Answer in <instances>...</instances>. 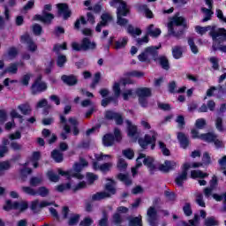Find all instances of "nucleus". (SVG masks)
I'll use <instances>...</instances> for the list:
<instances>
[{"label":"nucleus","mask_w":226,"mask_h":226,"mask_svg":"<svg viewBox=\"0 0 226 226\" xmlns=\"http://www.w3.org/2000/svg\"><path fill=\"white\" fill-rule=\"evenodd\" d=\"M196 33L201 36L206 34L209 31L208 34L212 37L213 41H218V43H223L226 41V29L216 28V26H200L195 27Z\"/></svg>","instance_id":"f257e3e1"},{"label":"nucleus","mask_w":226,"mask_h":226,"mask_svg":"<svg viewBox=\"0 0 226 226\" xmlns=\"http://www.w3.org/2000/svg\"><path fill=\"white\" fill-rule=\"evenodd\" d=\"M183 27H186V19L183 17L174 16L170 22L168 23L169 34H173V36L179 37L183 34Z\"/></svg>","instance_id":"f03ea898"},{"label":"nucleus","mask_w":226,"mask_h":226,"mask_svg":"<svg viewBox=\"0 0 226 226\" xmlns=\"http://www.w3.org/2000/svg\"><path fill=\"white\" fill-rule=\"evenodd\" d=\"M106 181H110L105 185V191L96 192L92 195V202H96L98 200H103V199H109L112 195H116V181L112 178H106Z\"/></svg>","instance_id":"7ed1b4c3"},{"label":"nucleus","mask_w":226,"mask_h":226,"mask_svg":"<svg viewBox=\"0 0 226 226\" xmlns=\"http://www.w3.org/2000/svg\"><path fill=\"white\" fill-rule=\"evenodd\" d=\"M162 49V45L150 46L144 49V51L138 56L139 61L141 63H151V59L158 61V50Z\"/></svg>","instance_id":"20e7f679"},{"label":"nucleus","mask_w":226,"mask_h":226,"mask_svg":"<svg viewBox=\"0 0 226 226\" xmlns=\"http://www.w3.org/2000/svg\"><path fill=\"white\" fill-rule=\"evenodd\" d=\"M82 169H84V166L81 165L79 162H75L73 165V170H69V171H63V170H58V174L60 176H66L67 179H72V177H76V179H84V176L80 174L82 171Z\"/></svg>","instance_id":"39448f33"},{"label":"nucleus","mask_w":226,"mask_h":226,"mask_svg":"<svg viewBox=\"0 0 226 226\" xmlns=\"http://www.w3.org/2000/svg\"><path fill=\"white\" fill-rule=\"evenodd\" d=\"M151 133H153L152 136L146 134L144 138L138 139V142L142 149H147V146H149V144H151V149H154V147H156V136L158 133H156L154 131H152Z\"/></svg>","instance_id":"423d86ee"},{"label":"nucleus","mask_w":226,"mask_h":226,"mask_svg":"<svg viewBox=\"0 0 226 226\" xmlns=\"http://www.w3.org/2000/svg\"><path fill=\"white\" fill-rule=\"evenodd\" d=\"M47 11H52V5L46 4L44 5V10L42 11V15L36 14L34 17V20H40L44 24H51L52 20H54V14Z\"/></svg>","instance_id":"0eeeda50"},{"label":"nucleus","mask_w":226,"mask_h":226,"mask_svg":"<svg viewBox=\"0 0 226 226\" xmlns=\"http://www.w3.org/2000/svg\"><path fill=\"white\" fill-rule=\"evenodd\" d=\"M110 6L117 8V15L126 17L130 13V9L126 5L125 2L123 0H112L110 2Z\"/></svg>","instance_id":"6e6552de"},{"label":"nucleus","mask_w":226,"mask_h":226,"mask_svg":"<svg viewBox=\"0 0 226 226\" xmlns=\"http://www.w3.org/2000/svg\"><path fill=\"white\" fill-rule=\"evenodd\" d=\"M32 94H38L47 91V83L41 81V75L38 76L31 86Z\"/></svg>","instance_id":"1a4fd4ad"},{"label":"nucleus","mask_w":226,"mask_h":226,"mask_svg":"<svg viewBox=\"0 0 226 226\" xmlns=\"http://www.w3.org/2000/svg\"><path fill=\"white\" fill-rule=\"evenodd\" d=\"M192 169V164L185 163L183 165L182 171L178 174V176L175 179V183L177 186H183V184L186 179H188V170Z\"/></svg>","instance_id":"9d476101"},{"label":"nucleus","mask_w":226,"mask_h":226,"mask_svg":"<svg viewBox=\"0 0 226 226\" xmlns=\"http://www.w3.org/2000/svg\"><path fill=\"white\" fill-rule=\"evenodd\" d=\"M49 206H52V202L49 201H40V200H34L30 204V209L33 213H40L43 207H47Z\"/></svg>","instance_id":"9b49d317"},{"label":"nucleus","mask_w":226,"mask_h":226,"mask_svg":"<svg viewBox=\"0 0 226 226\" xmlns=\"http://www.w3.org/2000/svg\"><path fill=\"white\" fill-rule=\"evenodd\" d=\"M102 20L95 27L96 33H102V27L109 26V22H112L114 18L109 12L102 13L101 16Z\"/></svg>","instance_id":"f8f14e48"},{"label":"nucleus","mask_w":226,"mask_h":226,"mask_svg":"<svg viewBox=\"0 0 226 226\" xmlns=\"http://www.w3.org/2000/svg\"><path fill=\"white\" fill-rule=\"evenodd\" d=\"M147 216L150 226H158V212L154 207H150L147 209Z\"/></svg>","instance_id":"ddd939ff"},{"label":"nucleus","mask_w":226,"mask_h":226,"mask_svg":"<svg viewBox=\"0 0 226 226\" xmlns=\"http://www.w3.org/2000/svg\"><path fill=\"white\" fill-rule=\"evenodd\" d=\"M142 158H145L143 161L144 165L147 166V169H149L151 174H154V170H156V166H154V159L153 157H146L145 154H139V157L137 158V162Z\"/></svg>","instance_id":"4468645a"},{"label":"nucleus","mask_w":226,"mask_h":226,"mask_svg":"<svg viewBox=\"0 0 226 226\" xmlns=\"http://www.w3.org/2000/svg\"><path fill=\"white\" fill-rule=\"evenodd\" d=\"M56 8H58V17H64V20H67V19L72 17V11H70V7L66 4H58Z\"/></svg>","instance_id":"2eb2a0df"},{"label":"nucleus","mask_w":226,"mask_h":226,"mask_svg":"<svg viewBox=\"0 0 226 226\" xmlns=\"http://www.w3.org/2000/svg\"><path fill=\"white\" fill-rule=\"evenodd\" d=\"M206 4H207L208 9L206 7L201 8V11L204 13L205 18L202 19V22H207V20H211V17H213V0H205Z\"/></svg>","instance_id":"dca6fc26"},{"label":"nucleus","mask_w":226,"mask_h":226,"mask_svg":"<svg viewBox=\"0 0 226 226\" xmlns=\"http://www.w3.org/2000/svg\"><path fill=\"white\" fill-rule=\"evenodd\" d=\"M20 40L21 43H26L28 50H30V52H36L38 46H36L34 41H33V39H31V36H29L28 34L21 35Z\"/></svg>","instance_id":"f3484780"},{"label":"nucleus","mask_w":226,"mask_h":226,"mask_svg":"<svg viewBox=\"0 0 226 226\" xmlns=\"http://www.w3.org/2000/svg\"><path fill=\"white\" fill-rule=\"evenodd\" d=\"M112 162H105L102 164H98V162H93L94 170H101V172H109L112 169Z\"/></svg>","instance_id":"a211bd4d"},{"label":"nucleus","mask_w":226,"mask_h":226,"mask_svg":"<svg viewBox=\"0 0 226 226\" xmlns=\"http://www.w3.org/2000/svg\"><path fill=\"white\" fill-rule=\"evenodd\" d=\"M61 80H63L64 84H66L67 86H77V84H79V79H77V76L73 74L63 75L61 77Z\"/></svg>","instance_id":"6ab92c4d"},{"label":"nucleus","mask_w":226,"mask_h":226,"mask_svg":"<svg viewBox=\"0 0 226 226\" xmlns=\"http://www.w3.org/2000/svg\"><path fill=\"white\" fill-rule=\"evenodd\" d=\"M176 162L174 161H165L163 164L159 166V170L162 172H170V170H174L176 169Z\"/></svg>","instance_id":"aec40b11"},{"label":"nucleus","mask_w":226,"mask_h":226,"mask_svg":"<svg viewBox=\"0 0 226 226\" xmlns=\"http://www.w3.org/2000/svg\"><path fill=\"white\" fill-rule=\"evenodd\" d=\"M177 139H178V141L180 142V146H181V147H183V149H186V147H188V146H190V139H188V136L186 134H185L184 132H178Z\"/></svg>","instance_id":"412c9836"},{"label":"nucleus","mask_w":226,"mask_h":226,"mask_svg":"<svg viewBox=\"0 0 226 226\" xmlns=\"http://www.w3.org/2000/svg\"><path fill=\"white\" fill-rule=\"evenodd\" d=\"M81 46L83 50H93L96 49V43L91 42V41L87 37L83 38L81 41Z\"/></svg>","instance_id":"4be33fe9"},{"label":"nucleus","mask_w":226,"mask_h":226,"mask_svg":"<svg viewBox=\"0 0 226 226\" xmlns=\"http://www.w3.org/2000/svg\"><path fill=\"white\" fill-rule=\"evenodd\" d=\"M162 34V30L160 28H154V25H150L147 28V35L152 36L153 38H158Z\"/></svg>","instance_id":"5701e85b"},{"label":"nucleus","mask_w":226,"mask_h":226,"mask_svg":"<svg viewBox=\"0 0 226 226\" xmlns=\"http://www.w3.org/2000/svg\"><path fill=\"white\" fill-rule=\"evenodd\" d=\"M136 94L139 98H149L152 94L150 88L140 87L136 90Z\"/></svg>","instance_id":"b1692460"},{"label":"nucleus","mask_w":226,"mask_h":226,"mask_svg":"<svg viewBox=\"0 0 226 226\" xmlns=\"http://www.w3.org/2000/svg\"><path fill=\"white\" fill-rule=\"evenodd\" d=\"M115 141H116V139L114 138L113 134H105L102 137V144L106 147H110V146H114Z\"/></svg>","instance_id":"393cba45"},{"label":"nucleus","mask_w":226,"mask_h":226,"mask_svg":"<svg viewBox=\"0 0 226 226\" xmlns=\"http://www.w3.org/2000/svg\"><path fill=\"white\" fill-rule=\"evenodd\" d=\"M64 154H63V152H61L58 149H55L51 152V158H53V160H55V162H56V163H61V162H63V160H64Z\"/></svg>","instance_id":"a878e982"},{"label":"nucleus","mask_w":226,"mask_h":226,"mask_svg":"<svg viewBox=\"0 0 226 226\" xmlns=\"http://www.w3.org/2000/svg\"><path fill=\"white\" fill-rule=\"evenodd\" d=\"M19 110H20L21 114H23L24 116H29V114H31L32 112V109H31V105L28 102L20 104L19 106H18Z\"/></svg>","instance_id":"bb28decb"},{"label":"nucleus","mask_w":226,"mask_h":226,"mask_svg":"<svg viewBox=\"0 0 226 226\" xmlns=\"http://www.w3.org/2000/svg\"><path fill=\"white\" fill-rule=\"evenodd\" d=\"M200 139H201V140H205L206 142H214L215 139H218V135L213 132H207L200 135Z\"/></svg>","instance_id":"cd10ccee"},{"label":"nucleus","mask_w":226,"mask_h":226,"mask_svg":"<svg viewBox=\"0 0 226 226\" xmlns=\"http://www.w3.org/2000/svg\"><path fill=\"white\" fill-rule=\"evenodd\" d=\"M80 222V215L79 214H71L68 219V225L69 226H75L77 223Z\"/></svg>","instance_id":"c85d7f7f"},{"label":"nucleus","mask_w":226,"mask_h":226,"mask_svg":"<svg viewBox=\"0 0 226 226\" xmlns=\"http://www.w3.org/2000/svg\"><path fill=\"white\" fill-rule=\"evenodd\" d=\"M68 123L69 124H71V126L72 127L73 130V134L77 135L79 133V121L77 120V118L75 117H70L68 119Z\"/></svg>","instance_id":"c756f323"},{"label":"nucleus","mask_w":226,"mask_h":226,"mask_svg":"<svg viewBox=\"0 0 226 226\" xmlns=\"http://www.w3.org/2000/svg\"><path fill=\"white\" fill-rule=\"evenodd\" d=\"M128 43V38L124 37L115 42L114 49L119 50V49H124Z\"/></svg>","instance_id":"7c9ffc66"},{"label":"nucleus","mask_w":226,"mask_h":226,"mask_svg":"<svg viewBox=\"0 0 226 226\" xmlns=\"http://www.w3.org/2000/svg\"><path fill=\"white\" fill-rule=\"evenodd\" d=\"M117 179H119V181H122V183H124L126 186H130V185H132V179L130 178V176H128V174L119 173L117 176Z\"/></svg>","instance_id":"2f4dec72"},{"label":"nucleus","mask_w":226,"mask_h":226,"mask_svg":"<svg viewBox=\"0 0 226 226\" xmlns=\"http://www.w3.org/2000/svg\"><path fill=\"white\" fill-rule=\"evenodd\" d=\"M125 123L128 127V136L135 137V135L137 133V126L132 124V122H130V120H126Z\"/></svg>","instance_id":"473e14b6"},{"label":"nucleus","mask_w":226,"mask_h":226,"mask_svg":"<svg viewBox=\"0 0 226 226\" xmlns=\"http://www.w3.org/2000/svg\"><path fill=\"white\" fill-rule=\"evenodd\" d=\"M208 174L202 172V170H192L191 171V177L192 179H197L200 177V179H204V177H207Z\"/></svg>","instance_id":"72a5a7b5"},{"label":"nucleus","mask_w":226,"mask_h":226,"mask_svg":"<svg viewBox=\"0 0 226 226\" xmlns=\"http://www.w3.org/2000/svg\"><path fill=\"white\" fill-rule=\"evenodd\" d=\"M157 60L159 61L160 66H162L163 70H170V65L169 64V59L167 56L158 57Z\"/></svg>","instance_id":"f704fd0d"},{"label":"nucleus","mask_w":226,"mask_h":226,"mask_svg":"<svg viewBox=\"0 0 226 226\" xmlns=\"http://www.w3.org/2000/svg\"><path fill=\"white\" fill-rule=\"evenodd\" d=\"M129 225L142 226V215H139L138 217L129 218Z\"/></svg>","instance_id":"c9c22d12"},{"label":"nucleus","mask_w":226,"mask_h":226,"mask_svg":"<svg viewBox=\"0 0 226 226\" xmlns=\"http://www.w3.org/2000/svg\"><path fill=\"white\" fill-rule=\"evenodd\" d=\"M41 183H43V177H32L29 181L30 186L34 187L40 186Z\"/></svg>","instance_id":"e433bc0d"},{"label":"nucleus","mask_w":226,"mask_h":226,"mask_svg":"<svg viewBox=\"0 0 226 226\" xmlns=\"http://www.w3.org/2000/svg\"><path fill=\"white\" fill-rule=\"evenodd\" d=\"M19 72V64H11L4 71V73H11L12 75L17 74Z\"/></svg>","instance_id":"4c0bfd02"},{"label":"nucleus","mask_w":226,"mask_h":226,"mask_svg":"<svg viewBox=\"0 0 226 226\" xmlns=\"http://www.w3.org/2000/svg\"><path fill=\"white\" fill-rule=\"evenodd\" d=\"M172 54L175 59H180V57L183 56V48H181L180 46H175L172 49Z\"/></svg>","instance_id":"58836bf2"},{"label":"nucleus","mask_w":226,"mask_h":226,"mask_svg":"<svg viewBox=\"0 0 226 226\" xmlns=\"http://www.w3.org/2000/svg\"><path fill=\"white\" fill-rule=\"evenodd\" d=\"M127 32L129 33V34H132V36H140V34H142V30H140L139 28H135L132 25L128 26Z\"/></svg>","instance_id":"ea45409f"},{"label":"nucleus","mask_w":226,"mask_h":226,"mask_svg":"<svg viewBox=\"0 0 226 226\" xmlns=\"http://www.w3.org/2000/svg\"><path fill=\"white\" fill-rule=\"evenodd\" d=\"M204 225L205 226H218V225H220V222H218V220H216V218L212 216V217H207V219H205Z\"/></svg>","instance_id":"a19ab883"},{"label":"nucleus","mask_w":226,"mask_h":226,"mask_svg":"<svg viewBox=\"0 0 226 226\" xmlns=\"http://www.w3.org/2000/svg\"><path fill=\"white\" fill-rule=\"evenodd\" d=\"M60 123L64 125V130L65 132V133H71L72 132V127L70 126V124H68L66 123V117L60 115Z\"/></svg>","instance_id":"79ce46f5"},{"label":"nucleus","mask_w":226,"mask_h":226,"mask_svg":"<svg viewBox=\"0 0 226 226\" xmlns=\"http://www.w3.org/2000/svg\"><path fill=\"white\" fill-rule=\"evenodd\" d=\"M17 206H19V202L11 203V200H6L5 205L4 206V211H11V209H17Z\"/></svg>","instance_id":"37998d69"},{"label":"nucleus","mask_w":226,"mask_h":226,"mask_svg":"<svg viewBox=\"0 0 226 226\" xmlns=\"http://www.w3.org/2000/svg\"><path fill=\"white\" fill-rule=\"evenodd\" d=\"M100 80H102V73L100 72H96L94 76L93 81L90 85V87L92 89H95L96 88V85L100 83Z\"/></svg>","instance_id":"c03bdc74"},{"label":"nucleus","mask_w":226,"mask_h":226,"mask_svg":"<svg viewBox=\"0 0 226 226\" xmlns=\"http://www.w3.org/2000/svg\"><path fill=\"white\" fill-rule=\"evenodd\" d=\"M195 202L200 206V207H206V202H204V195L200 192L195 194Z\"/></svg>","instance_id":"a18cd8bd"},{"label":"nucleus","mask_w":226,"mask_h":226,"mask_svg":"<svg viewBox=\"0 0 226 226\" xmlns=\"http://www.w3.org/2000/svg\"><path fill=\"white\" fill-rule=\"evenodd\" d=\"M127 168H128V163H126V161L123 158H119L117 162V169L121 172H124V170H126Z\"/></svg>","instance_id":"49530a36"},{"label":"nucleus","mask_w":226,"mask_h":226,"mask_svg":"<svg viewBox=\"0 0 226 226\" xmlns=\"http://www.w3.org/2000/svg\"><path fill=\"white\" fill-rule=\"evenodd\" d=\"M188 45L193 54H199V48L195 45V41L192 37L188 38Z\"/></svg>","instance_id":"de8ad7c7"},{"label":"nucleus","mask_w":226,"mask_h":226,"mask_svg":"<svg viewBox=\"0 0 226 226\" xmlns=\"http://www.w3.org/2000/svg\"><path fill=\"white\" fill-rule=\"evenodd\" d=\"M21 189H22V192H24V193H26L27 195H32L33 197L38 195V192H36V190H34L30 186H23L21 187Z\"/></svg>","instance_id":"09e8293b"},{"label":"nucleus","mask_w":226,"mask_h":226,"mask_svg":"<svg viewBox=\"0 0 226 226\" xmlns=\"http://www.w3.org/2000/svg\"><path fill=\"white\" fill-rule=\"evenodd\" d=\"M158 144H159L160 149H162V154H164V156H170V150L167 148V145H165L163 141H158Z\"/></svg>","instance_id":"8fccbe9b"},{"label":"nucleus","mask_w":226,"mask_h":226,"mask_svg":"<svg viewBox=\"0 0 226 226\" xmlns=\"http://www.w3.org/2000/svg\"><path fill=\"white\" fill-rule=\"evenodd\" d=\"M111 222H113L115 225H121V223H123V217L120 215L119 213H115L112 215Z\"/></svg>","instance_id":"3c124183"},{"label":"nucleus","mask_w":226,"mask_h":226,"mask_svg":"<svg viewBox=\"0 0 226 226\" xmlns=\"http://www.w3.org/2000/svg\"><path fill=\"white\" fill-rule=\"evenodd\" d=\"M102 218L99 221V226H109V215H107L106 211L102 212Z\"/></svg>","instance_id":"603ef678"},{"label":"nucleus","mask_w":226,"mask_h":226,"mask_svg":"<svg viewBox=\"0 0 226 226\" xmlns=\"http://www.w3.org/2000/svg\"><path fill=\"white\" fill-rule=\"evenodd\" d=\"M35 192L37 195H40L41 197H47L49 193V189L45 186L39 187Z\"/></svg>","instance_id":"864d4df0"},{"label":"nucleus","mask_w":226,"mask_h":226,"mask_svg":"<svg viewBox=\"0 0 226 226\" xmlns=\"http://www.w3.org/2000/svg\"><path fill=\"white\" fill-rule=\"evenodd\" d=\"M47 177L49 181H52L53 183H57V181H59V175L56 174L52 170L47 172Z\"/></svg>","instance_id":"5fc2aeb1"},{"label":"nucleus","mask_w":226,"mask_h":226,"mask_svg":"<svg viewBox=\"0 0 226 226\" xmlns=\"http://www.w3.org/2000/svg\"><path fill=\"white\" fill-rule=\"evenodd\" d=\"M33 74L30 73L23 75L20 79V83L22 84V86H29V80H31Z\"/></svg>","instance_id":"6e6d98bb"},{"label":"nucleus","mask_w":226,"mask_h":226,"mask_svg":"<svg viewBox=\"0 0 226 226\" xmlns=\"http://www.w3.org/2000/svg\"><path fill=\"white\" fill-rule=\"evenodd\" d=\"M126 77H137L138 79H140L141 77H144V72H139V71H132L125 73Z\"/></svg>","instance_id":"4d7b16f0"},{"label":"nucleus","mask_w":226,"mask_h":226,"mask_svg":"<svg viewBox=\"0 0 226 226\" xmlns=\"http://www.w3.org/2000/svg\"><path fill=\"white\" fill-rule=\"evenodd\" d=\"M202 164L203 165H211V155H209V153H207V152L203 153Z\"/></svg>","instance_id":"13d9d810"},{"label":"nucleus","mask_w":226,"mask_h":226,"mask_svg":"<svg viewBox=\"0 0 226 226\" xmlns=\"http://www.w3.org/2000/svg\"><path fill=\"white\" fill-rule=\"evenodd\" d=\"M10 167H11V165L10 164L9 162H0V176H3V172L4 170H9Z\"/></svg>","instance_id":"bf43d9fd"},{"label":"nucleus","mask_w":226,"mask_h":226,"mask_svg":"<svg viewBox=\"0 0 226 226\" xmlns=\"http://www.w3.org/2000/svg\"><path fill=\"white\" fill-rule=\"evenodd\" d=\"M111 102H115V103H117V99L115 97H107L105 99L102 100V107H107V105H109V103H110Z\"/></svg>","instance_id":"052dcab7"},{"label":"nucleus","mask_w":226,"mask_h":226,"mask_svg":"<svg viewBox=\"0 0 226 226\" xmlns=\"http://www.w3.org/2000/svg\"><path fill=\"white\" fill-rule=\"evenodd\" d=\"M94 157H95V160H96L95 162H97V163H98V162H103V160H105L106 158H109L110 160V158H112V155L103 154H95Z\"/></svg>","instance_id":"680f3d73"},{"label":"nucleus","mask_w":226,"mask_h":226,"mask_svg":"<svg viewBox=\"0 0 226 226\" xmlns=\"http://www.w3.org/2000/svg\"><path fill=\"white\" fill-rule=\"evenodd\" d=\"M183 211L185 215V216H192V205L190 203H185L184 207H183Z\"/></svg>","instance_id":"e2e57ef3"},{"label":"nucleus","mask_w":226,"mask_h":226,"mask_svg":"<svg viewBox=\"0 0 226 226\" xmlns=\"http://www.w3.org/2000/svg\"><path fill=\"white\" fill-rule=\"evenodd\" d=\"M124 16L117 15V24L118 26H126L128 19L124 18Z\"/></svg>","instance_id":"0e129e2a"},{"label":"nucleus","mask_w":226,"mask_h":226,"mask_svg":"<svg viewBox=\"0 0 226 226\" xmlns=\"http://www.w3.org/2000/svg\"><path fill=\"white\" fill-rule=\"evenodd\" d=\"M27 207H29V204L27 203V201L18 202L17 209H19V211H26Z\"/></svg>","instance_id":"69168bd1"},{"label":"nucleus","mask_w":226,"mask_h":226,"mask_svg":"<svg viewBox=\"0 0 226 226\" xmlns=\"http://www.w3.org/2000/svg\"><path fill=\"white\" fill-rule=\"evenodd\" d=\"M87 179L89 185H93V183H94V181H96L98 179V176L94 175V173H87Z\"/></svg>","instance_id":"338daca9"},{"label":"nucleus","mask_w":226,"mask_h":226,"mask_svg":"<svg viewBox=\"0 0 226 226\" xmlns=\"http://www.w3.org/2000/svg\"><path fill=\"white\" fill-rule=\"evenodd\" d=\"M93 224V219L87 217L79 222V226H91Z\"/></svg>","instance_id":"774afa93"}]
</instances>
